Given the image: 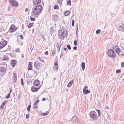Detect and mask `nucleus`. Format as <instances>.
Segmentation results:
<instances>
[{
    "instance_id": "dca6fc26",
    "label": "nucleus",
    "mask_w": 124,
    "mask_h": 124,
    "mask_svg": "<svg viewBox=\"0 0 124 124\" xmlns=\"http://www.w3.org/2000/svg\"><path fill=\"white\" fill-rule=\"evenodd\" d=\"M58 65L57 63H55L53 67V70L55 71H57L58 70Z\"/></svg>"
},
{
    "instance_id": "6e6d98bb",
    "label": "nucleus",
    "mask_w": 124,
    "mask_h": 124,
    "mask_svg": "<svg viewBox=\"0 0 124 124\" xmlns=\"http://www.w3.org/2000/svg\"><path fill=\"white\" fill-rule=\"evenodd\" d=\"M34 108H37V106H36V105H35V104H34Z\"/></svg>"
},
{
    "instance_id": "ddd939ff",
    "label": "nucleus",
    "mask_w": 124,
    "mask_h": 124,
    "mask_svg": "<svg viewBox=\"0 0 124 124\" xmlns=\"http://www.w3.org/2000/svg\"><path fill=\"white\" fill-rule=\"evenodd\" d=\"M40 81L37 80H35L34 82V86H39L40 84Z\"/></svg>"
},
{
    "instance_id": "aec40b11",
    "label": "nucleus",
    "mask_w": 124,
    "mask_h": 124,
    "mask_svg": "<svg viewBox=\"0 0 124 124\" xmlns=\"http://www.w3.org/2000/svg\"><path fill=\"white\" fill-rule=\"evenodd\" d=\"M71 120L73 123H75L78 121L77 118L75 116H73Z\"/></svg>"
},
{
    "instance_id": "de8ad7c7",
    "label": "nucleus",
    "mask_w": 124,
    "mask_h": 124,
    "mask_svg": "<svg viewBox=\"0 0 124 124\" xmlns=\"http://www.w3.org/2000/svg\"><path fill=\"white\" fill-rule=\"evenodd\" d=\"M9 59L7 57H4L3 58V59L4 60H8V59Z\"/></svg>"
},
{
    "instance_id": "13d9d810",
    "label": "nucleus",
    "mask_w": 124,
    "mask_h": 124,
    "mask_svg": "<svg viewBox=\"0 0 124 124\" xmlns=\"http://www.w3.org/2000/svg\"><path fill=\"white\" fill-rule=\"evenodd\" d=\"M41 36H42V38L44 39V40H45V38H44V36L43 35H42Z\"/></svg>"
},
{
    "instance_id": "69168bd1",
    "label": "nucleus",
    "mask_w": 124,
    "mask_h": 124,
    "mask_svg": "<svg viewBox=\"0 0 124 124\" xmlns=\"http://www.w3.org/2000/svg\"><path fill=\"white\" fill-rule=\"evenodd\" d=\"M106 108L107 109H109V107L108 106H107Z\"/></svg>"
},
{
    "instance_id": "49530a36",
    "label": "nucleus",
    "mask_w": 124,
    "mask_h": 124,
    "mask_svg": "<svg viewBox=\"0 0 124 124\" xmlns=\"http://www.w3.org/2000/svg\"><path fill=\"white\" fill-rule=\"evenodd\" d=\"M6 102L5 101H4L2 104L3 105H4V106H5V105L6 104Z\"/></svg>"
},
{
    "instance_id": "e2e57ef3",
    "label": "nucleus",
    "mask_w": 124,
    "mask_h": 124,
    "mask_svg": "<svg viewBox=\"0 0 124 124\" xmlns=\"http://www.w3.org/2000/svg\"><path fill=\"white\" fill-rule=\"evenodd\" d=\"M34 71L35 73L36 74L37 73V72H38V71H36V70H34Z\"/></svg>"
},
{
    "instance_id": "f03ea898",
    "label": "nucleus",
    "mask_w": 124,
    "mask_h": 124,
    "mask_svg": "<svg viewBox=\"0 0 124 124\" xmlns=\"http://www.w3.org/2000/svg\"><path fill=\"white\" fill-rule=\"evenodd\" d=\"M90 118L92 120H96L97 119L98 116L96 113L95 111H91L89 113Z\"/></svg>"
},
{
    "instance_id": "2f4dec72",
    "label": "nucleus",
    "mask_w": 124,
    "mask_h": 124,
    "mask_svg": "<svg viewBox=\"0 0 124 124\" xmlns=\"http://www.w3.org/2000/svg\"><path fill=\"white\" fill-rule=\"evenodd\" d=\"M96 111L98 113V117H100V111L99 110L96 109Z\"/></svg>"
},
{
    "instance_id": "e433bc0d",
    "label": "nucleus",
    "mask_w": 124,
    "mask_h": 124,
    "mask_svg": "<svg viewBox=\"0 0 124 124\" xmlns=\"http://www.w3.org/2000/svg\"><path fill=\"white\" fill-rule=\"evenodd\" d=\"M121 72V70H117L116 71V73L117 74Z\"/></svg>"
},
{
    "instance_id": "20e7f679",
    "label": "nucleus",
    "mask_w": 124,
    "mask_h": 124,
    "mask_svg": "<svg viewBox=\"0 0 124 124\" xmlns=\"http://www.w3.org/2000/svg\"><path fill=\"white\" fill-rule=\"evenodd\" d=\"M58 34L59 37L63 39L65 35V33L63 32V31L60 30L58 31Z\"/></svg>"
},
{
    "instance_id": "bb28decb",
    "label": "nucleus",
    "mask_w": 124,
    "mask_h": 124,
    "mask_svg": "<svg viewBox=\"0 0 124 124\" xmlns=\"http://www.w3.org/2000/svg\"><path fill=\"white\" fill-rule=\"evenodd\" d=\"M33 23H30L27 26L28 28H31L33 25Z\"/></svg>"
},
{
    "instance_id": "7ed1b4c3",
    "label": "nucleus",
    "mask_w": 124,
    "mask_h": 124,
    "mask_svg": "<svg viewBox=\"0 0 124 124\" xmlns=\"http://www.w3.org/2000/svg\"><path fill=\"white\" fill-rule=\"evenodd\" d=\"M107 54L108 56L112 58H114L116 56L115 53L112 49L108 50L107 52Z\"/></svg>"
},
{
    "instance_id": "c85d7f7f",
    "label": "nucleus",
    "mask_w": 124,
    "mask_h": 124,
    "mask_svg": "<svg viewBox=\"0 0 124 124\" xmlns=\"http://www.w3.org/2000/svg\"><path fill=\"white\" fill-rule=\"evenodd\" d=\"M49 113V112L48 111L46 112H45L44 113H43L41 115V116H45L47 115Z\"/></svg>"
},
{
    "instance_id": "2eb2a0df",
    "label": "nucleus",
    "mask_w": 124,
    "mask_h": 124,
    "mask_svg": "<svg viewBox=\"0 0 124 124\" xmlns=\"http://www.w3.org/2000/svg\"><path fill=\"white\" fill-rule=\"evenodd\" d=\"M41 86H39L38 88L35 87L34 86H32L31 88V90L33 92L36 91L40 88Z\"/></svg>"
},
{
    "instance_id": "774afa93",
    "label": "nucleus",
    "mask_w": 124,
    "mask_h": 124,
    "mask_svg": "<svg viewBox=\"0 0 124 124\" xmlns=\"http://www.w3.org/2000/svg\"><path fill=\"white\" fill-rule=\"evenodd\" d=\"M22 55V57L23 58L24 57V55H23L21 54Z\"/></svg>"
},
{
    "instance_id": "09e8293b",
    "label": "nucleus",
    "mask_w": 124,
    "mask_h": 124,
    "mask_svg": "<svg viewBox=\"0 0 124 124\" xmlns=\"http://www.w3.org/2000/svg\"><path fill=\"white\" fill-rule=\"evenodd\" d=\"M21 84L22 85H23L24 83L23 82V79L22 78V79H21Z\"/></svg>"
},
{
    "instance_id": "603ef678",
    "label": "nucleus",
    "mask_w": 124,
    "mask_h": 124,
    "mask_svg": "<svg viewBox=\"0 0 124 124\" xmlns=\"http://www.w3.org/2000/svg\"><path fill=\"white\" fill-rule=\"evenodd\" d=\"M16 52H20V51L19 50V48H17L16 50Z\"/></svg>"
},
{
    "instance_id": "b1692460",
    "label": "nucleus",
    "mask_w": 124,
    "mask_h": 124,
    "mask_svg": "<svg viewBox=\"0 0 124 124\" xmlns=\"http://www.w3.org/2000/svg\"><path fill=\"white\" fill-rule=\"evenodd\" d=\"M17 41L19 45H22L23 44V42L22 41H21L19 39H17Z\"/></svg>"
},
{
    "instance_id": "79ce46f5",
    "label": "nucleus",
    "mask_w": 124,
    "mask_h": 124,
    "mask_svg": "<svg viewBox=\"0 0 124 124\" xmlns=\"http://www.w3.org/2000/svg\"><path fill=\"white\" fill-rule=\"evenodd\" d=\"M29 114H27L26 115V118L27 119L29 117Z\"/></svg>"
},
{
    "instance_id": "412c9836",
    "label": "nucleus",
    "mask_w": 124,
    "mask_h": 124,
    "mask_svg": "<svg viewBox=\"0 0 124 124\" xmlns=\"http://www.w3.org/2000/svg\"><path fill=\"white\" fill-rule=\"evenodd\" d=\"M73 82V80H70L67 85V87H70L71 86Z\"/></svg>"
},
{
    "instance_id": "0eeeda50",
    "label": "nucleus",
    "mask_w": 124,
    "mask_h": 124,
    "mask_svg": "<svg viewBox=\"0 0 124 124\" xmlns=\"http://www.w3.org/2000/svg\"><path fill=\"white\" fill-rule=\"evenodd\" d=\"M88 87L87 86H85L83 89V93L85 94L89 93L90 92V91L87 89L88 88Z\"/></svg>"
},
{
    "instance_id": "c9c22d12",
    "label": "nucleus",
    "mask_w": 124,
    "mask_h": 124,
    "mask_svg": "<svg viewBox=\"0 0 124 124\" xmlns=\"http://www.w3.org/2000/svg\"><path fill=\"white\" fill-rule=\"evenodd\" d=\"M54 9H58V5H55L54 7Z\"/></svg>"
},
{
    "instance_id": "f3484780",
    "label": "nucleus",
    "mask_w": 124,
    "mask_h": 124,
    "mask_svg": "<svg viewBox=\"0 0 124 124\" xmlns=\"http://www.w3.org/2000/svg\"><path fill=\"white\" fill-rule=\"evenodd\" d=\"M52 19L55 21H57L59 19L58 16L56 15H54L52 16Z\"/></svg>"
},
{
    "instance_id": "393cba45",
    "label": "nucleus",
    "mask_w": 124,
    "mask_h": 124,
    "mask_svg": "<svg viewBox=\"0 0 124 124\" xmlns=\"http://www.w3.org/2000/svg\"><path fill=\"white\" fill-rule=\"evenodd\" d=\"M37 64L38 65L40 70L43 67V65L41 63H37Z\"/></svg>"
},
{
    "instance_id": "4be33fe9",
    "label": "nucleus",
    "mask_w": 124,
    "mask_h": 124,
    "mask_svg": "<svg viewBox=\"0 0 124 124\" xmlns=\"http://www.w3.org/2000/svg\"><path fill=\"white\" fill-rule=\"evenodd\" d=\"M70 14V12L69 11H66L64 12V15L66 16H67L69 15Z\"/></svg>"
},
{
    "instance_id": "4d7b16f0",
    "label": "nucleus",
    "mask_w": 124,
    "mask_h": 124,
    "mask_svg": "<svg viewBox=\"0 0 124 124\" xmlns=\"http://www.w3.org/2000/svg\"><path fill=\"white\" fill-rule=\"evenodd\" d=\"M77 48V47L76 46H74V47L73 48L74 50H76Z\"/></svg>"
},
{
    "instance_id": "052dcab7",
    "label": "nucleus",
    "mask_w": 124,
    "mask_h": 124,
    "mask_svg": "<svg viewBox=\"0 0 124 124\" xmlns=\"http://www.w3.org/2000/svg\"><path fill=\"white\" fill-rule=\"evenodd\" d=\"M28 10V9L27 8H26L25 11L26 12Z\"/></svg>"
},
{
    "instance_id": "5701e85b",
    "label": "nucleus",
    "mask_w": 124,
    "mask_h": 124,
    "mask_svg": "<svg viewBox=\"0 0 124 124\" xmlns=\"http://www.w3.org/2000/svg\"><path fill=\"white\" fill-rule=\"evenodd\" d=\"M6 70V69L5 68L3 67H0V71L3 72Z\"/></svg>"
},
{
    "instance_id": "7c9ffc66",
    "label": "nucleus",
    "mask_w": 124,
    "mask_h": 124,
    "mask_svg": "<svg viewBox=\"0 0 124 124\" xmlns=\"http://www.w3.org/2000/svg\"><path fill=\"white\" fill-rule=\"evenodd\" d=\"M30 104H31V103H30ZM31 104L29 105L27 107V110L28 111H30V109L31 108Z\"/></svg>"
},
{
    "instance_id": "a18cd8bd",
    "label": "nucleus",
    "mask_w": 124,
    "mask_h": 124,
    "mask_svg": "<svg viewBox=\"0 0 124 124\" xmlns=\"http://www.w3.org/2000/svg\"><path fill=\"white\" fill-rule=\"evenodd\" d=\"M39 100H37L35 103L34 104L36 105L39 102Z\"/></svg>"
},
{
    "instance_id": "c03bdc74",
    "label": "nucleus",
    "mask_w": 124,
    "mask_h": 124,
    "mask_svg": "<svg viewBox=\"0 0 124 124\" xmlns=\"http://www.w3.org/2000/svg\"><path fill=\"white\" fill-rule=\"evenodd\" d=\"M74 43L75 45L77 46V41L76 40H75L74 42Z\"/></svg>"
},
{
    "instance_id": "6ab92c4d",
    "label": "nucleus",
    "mask_w": 124,
    "mask_h": 124,
    "mask_svg": "<svg viewBox=\"0 0 124 124\" xmlns=\"http://www.w3.org/2000/svg\"><path fill=\"white\" fill-rule=\"evenodd\" d=\"M33 2L34 4L36 5L40 3L41 0H34Z\"/></svg>"
},
{
    "instance_id": "9d476101",
    "label": "nucleus",
    "mask_w": 124,
    "mask_h": 124,
    "mask_svg": "<svg viewBox=\"0 0 124 124\" xmlns=\"http://www.w3.org/2000/svg\"><path fill=\"white\" fill-rule=\"evenodd\" d=\"M118 30L123 32L124 31V24H122L118 26Z\"/></svg>"
},
{
    "instance_id": "37998d69",
    "label": "nucleus",
    "mask_w": 124,
    "mask_h": 124,
    "mask_svg": "<svg viewBox=\"0 0 124 124\" xmlns=\"http://www.w3.org/2000/svg\"><path fill=\"white\" fill-rule=\"evenodd\" d=\"M10 96V94L9 93L8 95L6 96V99H8L9 98Z\"/></svg>"
},
{
    "instance_id": "58836bf2",
    "label": "nucleus",
    "mask_w": 124,
    "mask_h": 124,
    "mask_svg": "<svg viewBox=\"0 0 124 124\" xmlns=\"http://www.w3.org/2000/svg\"><path fill=\"white\" fill-rule=\"evenodd\" d=\"M38 59L41 61L44 62V60L42 58H40V57H38Z\"/></svg>"
},
{
    "instance_id": "4c0bfd02",
    "label": "nucleus",
    "mask_w": 124,
    "mask_h": 124,
    "mask_svg": "<svg viewBox=\"0 0 124 124\" xmlns=\"http://www.w3.org/2000/svg\"><path fill=\"white\" fill-rule=\"evenodd\" d=\"M67 47L68 48V49L69 50L71 49V47L70 45H67Z\"/></svg>"
},
{
    "instance_id": "473e14b6",
    "label": "nucleus",
    "mask_w": 124,
    "mask_h": 124,
    "mask_svg": "<svg viewBox=\"0 0 124 124\" xmlns=\"http://www.w3.org/2000/svg\"><path fill=\"white\" fill-rule=\"evenodd\" d=\"M62 0H58V2L59 4H60L61 5L62 4Z\"/></svg>"
},
{
    "instance_id": "6e6552de",
    "label": "nucleus",
    "mask_w": 124,
    "mask_h": 124,
    "mask_svg": "<svg viewBox=\"0 0 124 124\" xmlns=\"http://www.w3.org/2000/svg\"><path fill=\"white\" fill-rule=\"evenodd\" d=\"M9 2L11 5L14 6H17L18 4L17 2L13 0H10Z\"/></svg>"
},
{
    "instance_id": "864d4df0",
    "label": "nucleus",
    "mask_w": 124,
    "mask_h": 124,
    "mask_svg": "<svg viewBox=\"0 0 124 124\" xmlns=\"http://www.w3.org/2000/svg\"><path fill=\"white\" fill-rule=\"evenodd\" d=\"M4 105H3L1 104V105L0 106V107L2 109H3L4 108Z\"/></svg>"
},
{
    "instance_id": "ea45409f",
    "label": "nucleus",
    "mask_w": 124,
    "mask_h": 124,
    "mask_svg": "<svg viewBox=\"0 0 124 124\" xmlns=\"http://www.w3.org/2000/svg\"><path fill=\"white\" fill-rule=\"evenodd\" d=\"M76 27L77 28V29L76 30V36H77V34H78V25L77 24Z\"/></svg>"
},
{
    "instance_id": "f704fd0d",
    "label": "nucleus",
    "mask_w": 124,
    "mask_h": 124,
    "mask_svg": "<svg viewBox=\"0 0 124 124\" xmlns=\"http://www.w3.org/2000/svg\"><path fill=\"white\" fill-rule=\"evenodd\" d=\"M30 18L31 20V21H34L35 20V18L32 17L31 16Z\"/></svg>"
},
{
    "instance_id": "72a5a7b5",
    "label": "nucleus",
    "mask_w": 124,
    "mask_h": 124,
    "mask_svg": "<svg viewBox=\"0 0 124 124\" xmlns=\"http://www.w3.org/2000/svg\"><path fill=\"white\" fill-rule=\"evenodd\" d=\"M101 30L100 29H97L96 31V33L97 34H99Z\"/></svg>"
},
{
    "instance_id": "f8f14e48",
    "label": "nucleus",
    "mask_w": 124,
    "mask_h": 124,
    "mask_svg": "<svg viewBox=\"0 0 124 124\" xmlns=\"http://www.w3.org/2000/svg\"><path fill=\"white\" fill-rule=\"evenodd\" d=\"M32 62H30L28 63V70H31L33 71L32 70Z\"/></svg>"
},
{
    "instance_id": "4468645a",
    "label": "nucleus",
    "mask_w": 124,
    "mask_h": 124,
    "mask_svg": "<svg viewBox=\"0 0 124 124\" xmlns=\"http://www.w3.org/2000/svg\"><path fill=\"white\" fill-rule=\"evenodd\" d=\"M13 81L15 82H16L17 78L16 74V73H14L13 74Z\"/></svg>"
},
{
    "instance_id": "3c124183",
    "label": "nucleus",
    "mask_w": 124,
    "mask_h": 124,
    "mask_svg": "<svg viewBox=\"0 0 124 124\" xmlns=\"http://www.w3.org/2000/svg\"><path fill=\"white\" fill-rule=\"evenodd\" d=\"M45 54L47 55L48 54V52L47 51H46L44 53Z\"/></svg>"
},
{
    "instance_id": "cd10ccee",
    "label": "nucleus",
    "mask_w": 124,
    "mask_h": 124,
    "mask_svg": "<svg viewBox=\"0 0 124 124\" xmlns=\"http://www.w3.org/2000/svg\"><path fill=\"white\" fill-rule=\"evenodd\" d=\"M61 44L60 42H57V48H60L61 46Z\"/></svg>"
},
{
    "instance_id": "a211bd4d",
    "label": "nucleus",
    "mask_w": 124,
    "mask_h": 124,
    "mask_svg": "<svg viewBox=\"0 0 124 124\" xmlns=\"http://www.w3.org/2000/svg\"><path fill=\"white\" fill-rule=\"evenodd\" d=\"M34 67L36 71H38L40 70L38 65L37 64V63L36 62L34 63Z\"/></svg>"
},
{
    "instance_id": "423d86ee",
    "label": "nucleus",
    "mask_w": 124,
    "mask_h": 124,
    "mask_svg": "<svg viewBox=\"0 0 124 124\" xmlns=\"http://www.w3.org/2000/svg\"><path fill=\"white\" fill-rule=\"evenodd\" d=\"M16 29V27L15 25L12 24L11 26L9 31V32H12Z\"/></svg>"
},
{
    "instance_id": "39448f33",
    "label": "nucleus",
    "mask_w": 124,
    "mask_h": 124,
    "mask_svg": "<svg viewBox=\"0 0 124 124\" xmlns=\"http://www.w3.org/2000/svg\"><path fill=\"white\" fill-rule=\"evenodd\" d=\"M113 48L118 55H119L120 52L121 51V50L120 49L119 47L117 45L113 46Z\"/></svg>"
},
{
    "instance_id": "a19ab883",
    "label": "nucleus",
    "mask_w": 124,
    "mask_h": 124,
    "mask_svg": "<svg viewBox=\"0 0 124 124\" xmlns=\"http://www.w3.org/2000/svg\"><path fill=\"white\" fill-rule=\"evenodd\" d=\"M74 20L73 19L72 20V26H74Z\"/></svg>"
},
{
    "instance_id": "f257e3e1",
    "label": "nucleus",
    "mask_w": 124,
    "mask_h": 124,
    "mask_svg": "<svg viewBox=\"0 0 124 124\" xmlns=\"http://www.w3.org/2000/svg\"><path fill=\"white\" fill-rule=\"evenodd\" d=\"M43 9L41 5H39L36 6L34 8L32 9L31 13V16L35 17L38 16L41 13Z\"/></svg>"
},
{
    "instance_id": "0e129e2a",
    "label": "nucleus",
    "mask_w": 124,
    "mask_h": 124,
    "mask_svg": "<svg viewBox=\"0 0 124 124\" xmlns=\"http://www.w3.org/2000/svg\"><path fill=\"white\" fill-rule=\"evenodd\" d=\"M63 53H61V56H62L63 55Z\"/></svg>"
},
{
    "instance_id": "680f3d73",
    "label": "nucleus",
    "mask_w": 124,
    "mask_h": 124,
    "mask_svg": "<svg viewBox=\"0 0 124 124\" xmlns=\"http://www.w3.org/2000/svg\"><path fill=\"white\" fill-rule=\"evenodd\" d=\"M12 91V89H10V92L9 93L10 94V93Z\"/></svg>"
},
{
    "instance_id": "c756f323",
    "label": "nucleus",
    "mask_w": 124,
    "mask_h": 124,
    "mask_svg": "<svg viewBox=\"0 0 124 124\" xmlns=\"http://www.w3.org/2000/svg\"><path fill=\"white\" fill-rule=\"evenodd\" d=\"M71 0H67V5H69L70 6L71 5Z\"/></svg>"
},
{
    "instance_id": "338daca9",
    "label": "nucleus",
    "mask_w": 124,
    "mask_h": 124,
    "mask_svg": "<svg viewBox=\"0 0 124 124\" xmlns=\"http://www.w3.org/2000/svg\"><path fill=\"white\" fill-rule=\"evenodd\" d=\"M64 49L65 51L66 50H67V48H64Z\"/></svg>"
},
{
    "instance_id": "8fccbe9b",
    "label": "nucleus",
    "mask_w": 124,
    "mask_h": 124,
    "mask_svg": "<svg viewBox=\"0 0 124 124\" xmlns=\"http://www.w3.org/2000/svg\"><path fill=\"white\" fill-rule=\"evenodd\" d=\"M121 67H124V62H122L121 63Z\"/></svg>"
},
{
    "instance_id": "5fc2aeb1",
    "label": "nucleus",
    "mask_w": 124,
    "mask_h": 124,
    "mask_svg": "<svg viewBox=\"0 0 124 124\" xmlns=\"http://www.w3.org/2000/svg\"><path fill=\"white\" fill-rule=\"evenodd\" d=\"M20 38L21 39H23V36L22 35H20Z\"/></svg>"
},
{
    "instance_id": "a878e982",
    "label": "nucleus",
    "mask_w": 124,
    "mask_h": 124,
    "mask_svg": "<svg viewBox=\"0 0 124 124\" xmlns=\"http://www.w3.org/2000/svg\"><path fill=\"white\" fill-rule=\"evenodd\" d=\"M81 66L82 70H84L85 68V64L84 62L82 63Z\"/></svg>"
},
{
    "instance_id": "1a4fd4ad",
    "label": "nucleus",
    "mask_w": 124,
    "mask_h": 124,
    "mask_svg": "<svg viewBox=\"0 0 124 124\" xmlns=\"http://www.w3.org/2000/svg\"><path fill=\"white\" fill-rule=\"evenodd\" d=\"M7 44L6 41H3L0 42V49H2Z\"/></svg>"
},
{
    "instance_id": "bf43d9fd",
    "label": "nucleus",
    "mask_w": 124,
    "mask_h": 124,
    "mask_svg": "<svg viewBox=\"0 0 124 124\" xmlns=\"http://www.w3.org/2000/svg\"><path fill=\"white\" fill-rule=\"evenodd\" d=\"M43 101H44L46 100V98H43L42 99Z\"/></svg>"
},
{
    "instance_id": "9b49d317",
    "label": "nucleus",
    "mask_w": 124,
    "mask_h": 124,
    "mask_svg": "<svg viewBox=\"0 0 124 124\" xmlns=\"http://www.w3.org/2000/svg\"><path fill=\"white\" fill-rule=\"evenodd\" d=\"M10 63L13 67H14L16 65V61L15 60H12L10 61Z\"/></svg>"
}]
</instances>
